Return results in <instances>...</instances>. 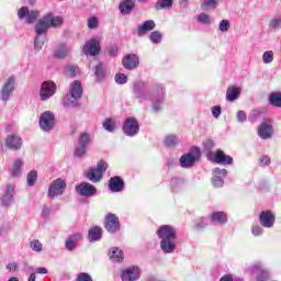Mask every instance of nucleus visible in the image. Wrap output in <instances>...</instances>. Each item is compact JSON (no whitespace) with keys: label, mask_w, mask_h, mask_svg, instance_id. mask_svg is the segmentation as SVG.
I'll use <instances>...</instances> for the list:
<instances>
[{"label":"nucleus","mask_w":281,"mask_h":281,"mask_svg":"<svg viewBox=\"0 0 281 281\" xmlns=\"http://www.w3.org/2000/svg\"><path fill=\"white\" fill-rule=\"evenodd\" d=\"M265 233V229L262 228V226H252L251 228V234L252 236H262V234Z\"/></svg>","instance_id":"nucleus-59"},{"label":"nucleus","mask_w":281,"mask_h":281,"mask_svg":"<svg viewBox=\"0 0 281 281\" xmlns=\"http://www.w3.org/2000/svg\"><path fill=\"white\" fill-rule=\"evenodd\" d=\"M82 240V235L80 233H76L70 235L65 243V247L67 251H74L78 247V241Z\"/></svg>","instance_id":"nucleus-25"},{"label":"nucleus","mask_w":281,"mask_h":281,"mask_svg":"<svg viewBox=\"0 0 281 281\" xmlns=\"http://www.w3.org/2000/svg\"><path fill=\"white\" fill-rule=\"evenodd\" d=\"M49 214H52V209H49L48 206H43L42 216L44 218H47V217H49Z\"/></svg>","instance_id":"nucleus-64"},{"label":"nucleus","mask_w":281,"mask_h":281,"mask_svg":"<svg viewBox=\"0 0 281 281\" xmlns=\"http://www.w3.org/2000/svg\"><path fill=\"white\" fill-rule=\"evenodd\" d=\"M106 168H109V164L100 160L97 167L90 168L83 173V177L88 179V181H91V183H100V181H102V177L106 172Z\"/></svg>","instance_id":"nucleus-3"},{"label":"nucleus","mask_w":281,"mask_h":281,"mask_svg":"<svg viewBox=\"0 0 281 281\" xmlns=\"http://www.w3.org/2000/svg\"><path fill=\"white\" fill-rule=\"evenodd\" d=\"M102 127L108 133H115V128H116L115 120H113V119H105L103 121Z\"/></svg>","instance_id":"nucleus-44"},{"label":"nucleus","mask_w":281,"mask_h":281,"mask_svg":"<svg viewBox=\"0 0 281 281\" xmlns=\"http://www.w3.org/2000/svg\"><path fill=\"white\" fill-rule=\"evenodd\" d=\"M66 71H68L71 78H75V76L79 72V69L77 68V66L70 65L66 68Z\"/></svg>","instance_id":"nucleus-60"},{"label":"nucleus","mask_w":281,"mask_h":281,"mask_svg":"<svg viewBox=\"0 0 281 281\" xmlns=\"http://www.w3.org/2000/svg\"><path fill=\"white\" fill-rule=\"evenodd\" d=\"M75 190L79 196H85L86 199H91V196H95V194H98V188L85 181L77 184Z\"/></svg>","instance_id":"nucleus-11"},{"label":"nucleus","mask_w":281,"mask_h":281,"mask_svg":"<svg viewBox=\"0 0 281 281\" xmlns=\"http://www.w3.org/2000/svg\"><path fill=\"white\" fill-rule=\"evenodd\" d=\"M5 146L10 148V150H21V146H23V139L20 136L11 134L5 138Z\"/></svg>","instance_id":"nucleus-23"},{"label":"nucleus","mask_w":281,"mask_h":281,"mask_svg":"<svg viewBox=\"0 0 281 281\" xmlns=\"http://www.w3.org/2000/svg\"><path fill=\"white\" fill-rule=\"evenodd\" d=\"M161 38H164V35L159 31H154L149 35V40L156 45H159V43H161Z\"/></svg>","instance_id":"nucleus-50"},{"label":"nucleus","mask_w":281,"mask_h":281,"mask_svg":"<svg viewBox=\"0 0 281 281\" xmlns=\"http://www.w3.org/2000/svg\"><path fill=\"white\" fill-rule=\"evenodd\" d=\"M66 189L67 182H65L63 178H58L50 183L47 196L48 199H56V196H63V194H65Z\"/></svg>","instance_id":"nucleus-8"},{"label":"nucleus","mask_w":281,"mask_h":281,"mask_svg":"<svg viewBox=\"0 0 281 281\" xmlns=\"http://www.w3.org/2000/svg\"><path fill=\"white\" fill-rule=\"evenodd\" d=\"M198 23H202V25H210L212 23V18H210L206 13H200L196 16Z\"/></svg>","instance_id":"nucleus-49"},{"label":"nucleus","mask_w":281,"mask_h":281,"mask_svg":"<svg viewBox=\"0 0 281 281\" xmlns=\"http://www.w3.org/2000/svg\"><path fill=\"white\" fill-rule=\"evenodd\" d=\"M199 159H201V149L199 147H192L188 154L180 157V166L181 168H192Z\"/></svg>","instance_id":"nucleus-4"},{"label":"nucleus","mask_w":281,"mask_h":281,"mask_svg":"<svg viewBox=\"0 0 281 281\" xmlns=\"http://www.w3.org/2000/svg\"><path fill=\"white\" fill-rule=\"evenodd\" d=\"M104 227L109 234H115V232H120V218L117 215L109 213L105 216Z\"/></svg>","instance_id":"nucleus-17"},{"label":"nucleus","mask_w":281,"mask_h":281,"mask_svg":"<svg viewBox=\"0 0 281 281\" xmlns=\"http://www.w3.org/2000/svg\"><path fill=\"white\" fill-rule=\"evenodd\" d=\"M56 94V83L53 81H44L40 89V98L42 102H47L49 98Z\"/></svg>","instance_id":"nucleus-13"},{"label":"nucleus","mask_w":281,"mask_h":281,"mask_svg":"<svg viewBox=\"0 0 281 281\" xmlns=\"http://www.w3.org/2000/svg\"><path fill=\"white\" fill-rule=\"evenodd\" d=\"M212 175V186H214V188H223L225 183L224 178L227 177V169L214 168Z\"/></svg>","instance_id":"nucleus-18"},{"label":"nucleus","mask_w":281,"mask_h":281,"mask_svg":"<svg viewBox=\"0 0 281 281\" xmlns=\"http://www.w3.org/2000/svg\"><path fill=\"white\" fill-rule=\"evenodd\" d=\"M100 52H101L100 42L95 38H91L83 46V53L86 54V56H98Z\"/></svg>","instance_id":"nucleus-21"},{"label":"nucleus","mask_w":281,"mask_h":281,"mask_svg":"<svg viewBox=\"0 0 281 281\" xmlns=\"http://www.w3.org/2000/svg\"><path fill=\"white\" fill-rule=\"evenodd\" d=\"M114 80L116 85H126L128 82V76L125 74L119 72L115 75Z\"/></svg>","instance_id":"nucleus-51"},{"label":"nucleus","mask_w":281,"mask_h":281,"mask_svg":"<svg viewBox=\"0 0 281 281\" xmlns=\"http://www.w3.org/2000/svg\"><path fill=\"white\" fill-rule=\"evenodd\" d=\"M88 240L89 243H98V240H102V228L100 226H93L88 232Z\"/></svg>","instance_id":"nucleus-31"},{"label":"nucleus","mask_w":281,"mask_h":281,"mask_svg":"<svg viewBox=\"0 0 281 281\" xmlns=\"http://www.w3.org/2000/svg\"><path fill=\"white\" fill-rule=\"evenodd\" d=\"M240 87L229 86L226 90V102H236L240 98Z\"/></svg>","instance_id":"nucleus-27"},{"label":"nucleus","mask_w":281,"mask_h":281,"mask_svg":"<svg viewBox=\"0 0 281 281\" xmlns=\"http://www.w3.org/2000/svg\"><path fill=\"white\" fill-rule=\"evenodd\" d=\"M109 190L111 192H122L124 190V180L120 176L111 177L109 180Z\"/></svg>","instance_id":"nucleus-24"},{"label":"nucleus","mask_w":281,"mask_h":281,"mask_svg":"<svg viewBox=\"0 0 281 281\" xmlns=\"http://www.w3.org/2000/svg\"><path fill=\"white\" fill-rule=\"evenodd\" d=\"M40 13L36 10L30 11L27 7H22L18 10V18L23 21L25 19V22L29 24L34 23L36 19H38Z\"/></svg>","instance_id":"nucleus-16"},{"label":"nucleus","mask_w":281,"mask_h":281,"mask_svg":"<svg viewBox=\"0 0 281 281\" xmlns=\"http://www.w3.org/2000/svg\"><path fill=\"white\" fill-rule=\"evenodd\" d=\"M56 126V115L52 111H45L40 115V128L44 131V133H49L54 131Z\"/></svg>","instance_id":"nucleus-6"},{"label":"nucleus","mask_w":281,"mask_h":281,"mask_svg":"<svg viewBox=\"0 0 281 281\" xmlns=\"http://www.w3.org/2000/svg\"><path fill=\"white\" fill-rule=\"evenodd\" d=\"M175 0H158L155 4L156 10H170Z\"/></svg>","instance_id":"nucleus-42"},{"label":"nucleus","mask_w":281,"mask_h":281,"mask_svg":"<svg viewBox=\"0 0 281 281\" xmlns=\"http://www.w3.org/2000/svg\"><path fill=\"white\" fill-rule=\"evenodd\" d=\"M80 99L78 97H74V94L68 93L66 97L63 99V105L66 106L67 109H76L78 106V101Z\"/></svg>","instance_id":"nucleus-36"},{"label":"nucleus","mask_w":281,"mask_h":281,"mask_svg":"<svg viewBox=\"0 0 281 281\" xmlns=\"http://www.w3.org/2000/svg\"><path fill=\"white\" fill-rule=\"evenodd\" d=\"M258 136L261 139H271L273 137V123L271 120L265 119L258 127Z\"/></svg>","instance_id":"nucleus-14"},{"label":"nucleus","mask_w":281,"mask_h":281,"mask_svg":"<svg viewBox=\"0 0 281 281\" xmlns=\"http://www.w3.org/2000/svg\"><path fill=\"white\" fill-rule=\"evenodd\" d=\"M106 52L109 56H112V57L117 56V52H119L117 45L111 44L110 46H108Z\"/></svg>","instance_id":"nucleus-57"},{"label":"nucleus","mask_w":281,"mask_h":281,"mask_svg":"<svg viewBox=\"0 0 281 281\" xmlns=\"http://www.w3.org/2000/svg\"><path fill=\"white\" fill-rule=\"evenodd\" d=\"M211 113L215 120H218V117H221V113H223V108L221 105L212 106Z\"/></svg>","instance_id":"nucleus-54"},{"label":"nucleus","mask_w":281,"mask_h":281,"mask_svg":"<svg viewBox=\"0 0 281 281\" xmlns=\"http://www.w3.org/2000/svg\"><path fill=\"white\" fill-rule=\"evenodd\" d=\"M280 25H281V18H280V16L273 18V19L270 21V27H271V30H280Z\"/></svg>","instance_id":"nucleus-55"},{"label":"nucleus","mask_w":281,"mask_h":281,"mask_svg":"<svg viewBox=\"0 0 281 281\" xmlns=\"http://www.w3.org/2000/svg\"><path fill=\"white\" fill-rule=\"evenodd\" d=\"M69 93L72 95V98H79L80 100L82 98V83L75 80L72 83H70Z\"/></svg>","instance_id":"nucleus-35"},{"label":"nucleus","mask_w":281,"mask_h":281,"mask_svg":"<svg viewBox=\"0 0 281 281\" xmlns=\"http://www.w3.org/2000/svg\"><path fill=\"white\" fill-rule=\"evenodd\" d=\"M142 278V269L137 266H130L121 270L122 281H138Z\"/></svg>","instance_id":"nucleus-12"},{"label":"nucleus","mask_w":281,"mask_h":281,"mask_svg":"<svg viewBox=\"0 0 281 281\" xmlns=\"http://www.w3.org/2000/svg\"><path fill=\"white\" fill-rule=\"evenodd\" d=\"M36 181H38V172L36 170L30 171L26 176V183L29 188H34Z\"/></svg>","instance_id":"nucleus-43"},{"label":"nucleus","mask_w":281,"mask_h":281,"mask_svg":"<svg viewBox=\"0 0 281 281\" xmlns=\"http://www.w3.org/2000/svg\"><path fill=\"white\" fill-rule=\"evenodd\" d=\"M236 122L238 124H245V122H247V112L243 111V110L237 111V113H236Z\"/></svg>","instance_id":"nucleus-52"},{"label":"nucleus","mask_w":281,"mask_h":281,"mask_svg":"<svg viewBox=\"0 0 281 281\" xmlns=\"http://www.w3.org/2000/svg\"><path fill=\"white\" fill-rule=\"evenodd\" d=\"M218 4V0H204L201 4L202 10H214Z\"/></svg>","instance_id":"nucleus-46"},{"label":"nucleus","mask_w":281,"mask_h":281,"mask_svg":"<svg viewBox=\"0 0 281 281\" xmlns=\"http://www.w3.org/2000/svg\"><path fill=\"white\" fill-rule=\"evenodd\" d=\"M94 76L97 82H103L104 78H106V69L103 64H98L94 67Z\"/></svg>","instance_id":"nucleus-38"},{"label":"nucleus","mask_w":281,"mask_h":281,"mask_svg":"<svg viewBox=\"0 0 281 281\" xmlns=\"http://www.w3.org/2000/svg\"><path fill=\"white\" fill-rule=\"evenodd\" d=\"M157 25L155 24V21L147 20L144 23L139 24L136 29V35L142 38V36H146L148 32H153Z\"/></svg>","instance_id":"nucleus-22"},{"label":"nucleus","mask_w":281,"mask_h":281,"mask_svg":"<svg viewBox=\"0 0 281 281\" xmlns=\"http://www.w3.org/2000/svg\"><path fill=\"white\" fill-rule=\"evenodd\" d=\"M89 30H95L98 27V18L92 16L88 20Z\"/></svg>","instance_id":"nucleus-61"},{"label":"nucleus","mask_w":281,"mask_h":281,"mask_svg":"<svg viewBox=\"0 0 281 281\" xmlns=\"http://www.w3.org/2000/svg\"><path fill=\"white\" fill-rule=\"evenodd\" d=\"M194 229L198 232H201V229H205L207 227V218L206 217H200L195 221Z\"/></svg>","instance_id":"nucleus-48"},{"label":"nucleus","mask_w":281,"mask_h":281,"mask_svg":"<svg viewBox=\"0 0 281 281\" xmlns=\"http://www.w3.org/2000/svg\"><path fill=\"white\" fill-rule=\"evenodd\" d=\"M108 256L112 262H122L124 260V251L119 247H112L109 249Z\"/></svg>","instance_id":"nucleus-30"},{"label":"nucleus","mask_w":281,"mask_h":281,"mask_svg":"<svg viewBox=\"0 0 281 281\" xmlns=\"http://www.w3.org/2000/svg\"><path fill=\"white\" fill-rule=\"evenodd\" d=\"M45 16L49 27H60V25L65 23V19L60 15H54V13H47Z\"/></svg>","instance_id":"nucleus-32"},{"label":"nucleus","mask_w":281,"mask_h":281,"mask_svg":"<svg viewBox=\"0 0 281 281\" xmlns=\"http://www.w3.org/2000/svg\"><path fill=\"white\" fill-rule=\"evenodd\" d=\"M229 27H231V24L228 20H222L220 22V25H218L220 32H228Z\"/></svg>","instance_id":"nucleus-56"},{"label":"nucleus","mask_w":281,"mask_h":281,"mask_svg":"<svg viewBox=\"0 0 281 281\" xmlns=\"http://www.w3.org/2000/svg\"><path fill=\"white\" fill-rule=\"evenodd\" d=\"M259 223L261 227L271 229L276 225V215L271 211H262L259 215Z\"/></svg>","instance_id":"nucleus-19"},{"label":"nucleus","mask_w":281,"mask_h":281,"mask_svg":"<svg viewBox=\"0 0 281 281\" xmlns=\"http://www.w3.org/2000/svg\"><path fill=\"white\" fill-rule=\"evenodd\" d=\"M16 88V77L14 75H11L5 82L3 83L1 90H0V100L2 102L10 101V98L14 95V89Z\"/></svg>","instance_id":"nucleus-5"},{"label":"nucleus","mask_w":281,"mask_h":281,"mask_svg":"<svg viewBox=\"0 0 281 281\" xmlns=\"http://www.w3.org/2000/svg\"><path fill=\"white\" fill-rule=\"evenodd\" d=\"M271 164V158H269V156H262L259 159V166H261V168H265V166H269Z\"/></svg>","instance_id":"nucleus-62"},{"label":"nucleus","mask_w":281,"mask_h":281,"mask_svg":"<svg viewBox=\"0 0 281 281\" xmlns=\"http://www.w3.org/2000/svg\"><path fill=\"white\" fill-rule=\"evenodd\" d=\"M156 235L160 240L162 254H175L177 251V228L172 225H161L156 231Z\"/></svg>","instance_id":"nucleus-2"},{"label":"nucleus","mask_w":281,"mask_h":281,"mask_svg":"<svg viewBox=\"0 0 281 281\" xmlns=\"http://www.w3.org/2000/svg\"><path fill=\"white\" fill-rule=\"evenodd\" d=\"M186 188V180L182 178H172L170 180V190L173 194H179Z\"/></svg>","instance_id":"nucleus-29"},{"label":"nucleus","mask_w":281,"mask_h":281,"mask_svg":"<svg viewBox=\"0 0 281 281\" xmlns=\"http://www.w3.org/2000/svg\"><path fill=\"white\" fill-rule=\"evenodd\" d=\"M91 144V134L89 133H81L78 138V146L75 149L74 156L75 157H85L87 154V148Z\"/></svg>","instance_id":"nucleus-9"},{"label":"nucleus","mask_w":281,"mask_h":281,"mask_svg":"<svg viewBox=\"0 0 281 281\" xmlns=\"http://www.w3.org/2000/svg\"><path fill=\"white\" fill-rule=\"evenodd\" d=\"M133 8H135L134 0H123L119 5L120 12L124 16H126V14H131V12H133Z\"/></svg>","instance_id":"nucleus-33"},{"label":"nucleus","mask_w":281,"mask_h":281,"mask_svg":"<svg viewBox=\"0 0 281 281\" xmlns=\"http://www.w3.org/2000/svg\"><path fill=\"white\" fill-rule=\"evenodd\" d=\"M122 65L127 71H133L139 67V56L136 54H128L122 59Z\"/></svg>","instance_id":"nucleus-20"},{"label":"nucleus","mask_w":281,"mask_h":281,"mask_svg":"<svg viewBox=\"0 0 281 281\" xmlns=\"http://www.w3.org/2000/svg\"><path fill=\"white\" fill-rule=\"evenodd\" d=\"M212 223H218V225H225L227 223V213L223 211L213 212L210 215Z\"/></svg>","instance_id":"nucleus-34"},{"label":"nucleus","mask_w":281,"mask_h":281,"mask_svg":"<svg viewBox=\"0 0 281 281\" xmlns=\"http://www.w3.org/2000/svg\"><path fill=\"white\" fill-rule=\"evenodd\" d=\"M71 52V47L67 44H58L54 50V56L58 60H63V58H67L69 53Z\"/></svg>","instance_id":"nucleus-26"},{"label":"nucleus","mask_w":281,"mask_h":281,"mask_svg":"<svg viewBox=\"0 0 281 281\" xmlns=\"http://www.w3.org/2000/svg\"><path fill=\"white\" fill-rule=\"evenodd\" d=\"M207 157L210 161H214L215 164H222L223 166H232L234 164V158L229 155H225V153L221 149L214 151H209Z\"/></svg>","instance_id":"nucleus-10"},{"label":"nucleus","mask_w":281,"mask_h":281,"mask_svg":"<svg viewBox=\"0 0 281 281\" xmlns=\"http://www.w3.org/2000/svg\"><path fill=\"white\" fill-rule=\"evenodd\" d=\"M179 142V136L175 134H169L165 137V146H167V148H175Z\"/></svg>","instance_id":"nucleus-40"},{"label":"nucleus","mask_w":281,"mask_h":281,"mask_svg":"<svg viewBox=\"0 0 281 281\" xmlns=\"http://www.w3.org/2000/svg\"><path fill=\"white\" fill-rule=\"evenodd\" d=\"M16 190V186L9 183L5 186L4 190H3V194L0 198L1 201V205H3L4 207H8L10 205H12V203H14V193Z\"/></svg>","instance_id":"nucleus-15"},{"label":"nucleus","mask_w":281,"mask_h":281,"mask_svg":"<svg viewBox=\"0 0 281 281\" xmlns=\"http://www.w3.org/2000/svg\"><path fill=\"white\" fill-rule=\"evenodd\" d=\"M77 281H93V278L87 272H81L78 274Z\"/></svg>","instance_id":"nucleus-58"},{"label":"nucleus","mask_w":281,"mask_h":281,"mask_svg":"<svg viewBox=\"0 0 281 281\" xmlns=\"http://www.w3.org/2000/svg\"><path fill=\"white\" fill-rule=\"evenodd\" d=\"M7 271H19V263L12 261L5 266Z\"/></svg>","instance_id":"nucleus-63"},{"label":"nucleus","mask_w":281,"mask_h":281,"mask_svg":"<svg viewBox=\"0 0 281 281\" xmlns=\"http://www.w3.org/2000/svg\"><path fill=\"white\" fill-rule=\"evenodd\" d=\"M22 172H23V160L16 159L13 162V167L10 169V175L14 179H16V178L21 177Z\"/></svg>","instance_id":"nucleus-37"},{"label":"nucleus","mask_w":281,"mask_h":281,"mask_svg":"<svg viewBox=\"0 0 281 281\" xmlns=\"http://www.w3.org/2000/svg\"><path fill=\"white\" fill-rule=\"evenodd\" d=\"M262 61L265 63V65L273 63V50L265 52L262 55Z\"/></svg>","instance_id":"nucleus-53"},{"label":"nucleus","mask_w":281,"mask_h":281,"mask_svg":"<svg viewBox=\"0 0 281 281\" xmlns=\"http://www.w3.org/2000/svg\"><path fill=\"white\" fill-rule=\"evenodd\" d=\"M122 131L126 137H135L139 134V122L134 116H128L123 122Z\"/></svg>","instance_id":"nucleus-7"},{"label":"nucleus","mask_w":281,"mask_h":281,"mask_svg":"<svg viewBox=\"0 0 281 281\" xmlns=\"http://www.w3.org/2000/svg\"><path fill=\"white\" fill-rule=\"evenodd\" d=\"M30 248L32 251H35V254H41V251H43V244L38 239H33L30 241Z\"/></svg>","instance_id":"nucleus-45"},{"label":"nucleus","mask_w":281,"mask_h":281,"mask_svg":"<svg viewBox=\"0 0 281 281\" xmlns=\"http://www.w3.org/2000/svg\"><path fill=\"white\" fill-rule=\"evenodd\" d=\"M133 95L138 102H151L154 113H159L164 109L166 100V87L161 83H156L150 87L148 82L137 80L133 83Z\"/></svg>","instance_id":"nucleus-1"},{"label":"nucleus","mask_w":281,"mask_h":281,"mask_svg":"<svg viewBox=\"0 0 281 281\" xmlns=\"http://www.w3.org/2000/svg\"><path fill=\"white\" fill-rule=\"evenodd\" d=\"M260 115H262V111H260L258 109L252 110L248 116L249 123L256 124V122H258V120H260Z\"/></svg>","instance_id":"nucleus-47"},{"label":"nucleus","mask_w":281,"mask_h":281,"mask_svg":"<svg viewBox=\"0 0 281 281\" xmlns=\"http://www.w3.org/2000/svg\"><path fill=\"white\" fill-rule=\"evenodd\" d=\"M45 41H47V35L36 34L35 40H34L35 52H41V49H43V45H45Z\"/></svg>","instance_id":"nucleus-41"},{"label":"nucleus","mask_w":281,"mask_h":281,"mask_svg":"<svg viewBox=\"0 0 281 281\" xmlns=\"http://www.w3.org/2000/svg\"><path fill=\"white\" fill-rule=\"evenodd\" d=\"M47 30H49V22H47V18L44 15L35 24V34L47 35Z\"/></svg>","instance_id":"nucleus-28"},{"label":"nucleus","mask_w":281,"mask_h":281,"mask_svg":"<svg viewBox=\"0 0 281 281\" xmlns=\"http://www.w3.org/2000/svg\"><path fill=\"white\" fill-rule=\"evenodd\" d=\"M268 102L269 104H271V106H277L278 109H281V92L270 93Z\"/></svg>","instance_id":"nucleus-39"}]
</instances>
